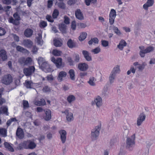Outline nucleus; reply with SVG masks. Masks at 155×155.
Wrapping results in <instances>:
<instances>
[{"mask_svg": "<svg viewBox=\"0 0 155 155\" xmlns=\"http://www.w3.org/2000/svg\"><path fill=\"white\" fill-rule=\"evenodd\" d=\"M16 49L18 51H20L23 53L28 54L29 53V51L28 50L24 48L23 47L20 46H17L16 47Z\"/></svg>", "mask_w": 155, "mask_h": 155, "instance_id": "30", "label": "nucleus"}, {"mask_svg": "<svg viewBox=\"0 0 155 155\" xmlns=\"http://www.w3.org/2000/svg\"><path fill=\"white\" fill-rule=\"evenodd\" d=\"M64 23L66 24H69L70 23V22L69 19V18L68 17L65 16L64 17Z\"/></svg>", "mask_w": 155, "mask_h": 155, "instance_id": "61", "label": "nucleus"}, {"mask_svg": "<svg viewBox=\"0 0 155 155\" xmlns=\"http://www.w3.org/2000/svg\"><path fill=\"white\" fill-rule=\"evenodd\" d=\"M147 65V64L145 62H143L141 64H139L137 68L140 71H142L145 68V66Z\"/></svg>", "mask_w": 155, "mask_h": 155, "instance_id": "44", "label": "nucleus"}, {"mask_svg": "<svg viewBox=\"0 0 155 155\" xmlns=\"http://www.w3.org/2000/svg\"><path fill=\"white\" fill-rule=\"evenodd\" d=\"M46 78L47 79V80L49 81H52L54 79V78L53 76L51 74L47 76L46 77Z\"/></svg>", "mask_w": 155, "mask_h": 155, "instance_id": "60", "label": "nucleus"}, {"mask_svg": "<svg viewBox=\"0 0 155 155\" xmlns=\"http://www.w3.org/2000/svg\"><path fill=\"white\" fill-rule=\"evenodd\" d=\"M51 61L55 64L58 68H61L64 67V64L62 63V59L61 58H59L56 59L53 57L51 58Z\"/></svg>", "mask_w": 155, "mask_h": 155, "instance_id": "8", "label": "nucleus"}, {"mask_svg": "<svg viewBox=\"0 0 155 155\" xmlns=\"http://www.w3.org/2000/svg\"><path fill=\"white\" fill-rule=\"evenodd\" d=\"M108 42L105 40L101 41V44L104 47H106L108 46Z\"/></svg>", "mask_w": 155, "mask_h": 155, "instance_id": "56", "label": "nucleus"}, {"mask_svg": "<svg viewBox=\"0 0 155 155\" xmlns=\"http://www.w3.org/2000/svg\"><path fill=\"white\" fill-rule=\"evenodd\" d=\"M98 40L97 38H91V39L88 41V44L89 45H91L92 44L93 42H94L95 44H98Z\"/></svg>", "mask_w": 155, "mask_h": 155, "instance_id": "42", "label": "nucleus"}, {"mask_svg": "<svg viewBox=\"0 0 155 155\" xmlns=\"http://www.w3.org/2000/svg\"><path fill=\"white\" fill-rule=\"evenodd\" d=\"M16 135L20 139H23L24 137L23 131L20 128H18L16 131Z\"/></svg>", "mask_w": 155, "mask_h": 155, "instance_id": "19", "label": "nucleus"}, {"mask_svg": "<svg viewBox=\"0 0 155 155\" xmlns=\"http://www.w3.org/2000/svg\"><path fill=\"white\" fill-rule=\"evenodd\" d=\"M32 59L30 57H28L26 58H25V65L31 64L32 62Z\"/></svg>", "mask_w": 155, "mask_h": 155, "instance_id": "46", "label": "nucleus"}, {"mask_svg": "<svg viewBox=\"0 0 155 155\" xmlns=\"http://www.w3.org/2000/svg\"><path fill=\"white\" fill-rule=\"evenodd\" d=\"M78 68L81 71L85 72L88 69L89 65L85 63H80L78 65Z\"/></svg>", "mask_w": 155, "mask_h": 155, "instance_id": "11", "label": "nucleus"}, {"mask_svg": "<svg viewBox=\"0 0 155 155\" xmlns=\"http://www.w3.org/2000/svg\"><path fill=\"white\" fill-rule=\"evenodd\" d=\"M62 113H64L66 115V118L67 121L70 122L74 120L73 114L70 112L68 110H66L64 112H62Z\"/></svg>", "mask_w": 155, "mask_h": 155, "instance_id": "12", "label": "nucleus"}, {"mask_svg": "<svg viewBox=\"0 0 155 155\" xmlns=\"http://www.w3.org/2000/svg\"><path fill=\"white\" fill-rule=\"evenodd\" d=\"M0 135L4 137L7 136V130L5 129H0Z\"/></svg>", "mask_w": 155, "mask_h": 155, "instance_id": "36", "label": "nucleus"}, {"mask_svg": "<svg viewBox=\"0 0 155 155\" xmlns=\"http://www.w3.org/2000/svg\"><path fill=\"white\" fill-rule=\"evenodd\" d=\"M25 58L24 57H21L18 59V62L21 65H25Z\"/></svg>", "mask_w": 155, "mask_h": 155, "instance_id": "49", "label": "nucleus"}, {"mask_svg": "<svg viewBox=\"0 0 155 155\" xmlns=\"http://www.w3.org/2000/svg\"><path fill=\"white\" fill-rule=\"evenodd\" d=\"M146 118V115L143 113H141L137 118V124L139 126L141 125L143 122L144 121Z\"/></svg>", "mask_w": 155, "mask_h": 155, "instance_id": "14", "label": "nucleus"}, {"mask_svg": "<svg viewBox=\"0 0 155 155\" xmlns=\"http://www.w3.org/2000/svg\"><path fill=\"white\" fill-rule=\"evenodd\" d=\"M60 135V139L62 143H64L67 140V132L64 130H61L58 131Z\"/></svg>", "mask_w": 155, "mask_h": 155, "instance_id": "10", "label": "nucleus"}, {"mask_svg": "<svg viewBox=\"0 0 155 155\" xmlns=\"http://www.w3.org/2000/svg\"><path fill=\"white\" fill-rule=\"evenodd\" d=\"M101 128V125L100 124L96 126L92 130L91 136L92 139L95 140L98 136Z\"/></svg>", "mask_w": 155, "mask_h": 155, "instance_id": "6", "label": "nucleus"}, {"mask_svg": "<svg viewBox=\"0 0 155 155\" xmlns=\"http://www.w3.org/2000/svg\"><path fill=\"white\" fill-rule=\"evenodd\" d=\"M102 98L99 96H97L95 97L94 101L92 103L93 105H95L97 108H100L102 105Z\"/></svg>", "mask_w": 155, "mask_h": 155, "instance_id": "9", "label": "nucleus"}, {"mask_svg": "<svg viewBox=\"0 0 155 155\" xmlns=\"http://www.w3.org/2000/svg\"><path fill=\"white\" fill-rule=\"evenodd\" d=\"M67 60L70 66H73L74 65V61L72 60L71 58L70 57H68Z\"/></svg>", "mask_w": 155, "mask_h": 155, "instance_id": "54", "label": "nucleus"}, {"mask_svg": "<svg viewBox=\"0 0 155 155\" xmlns=\"http://www.w3.org/2000/svg\"><path fill=\"white\" fill-rule=\"evenodd\" d=\"M130 128L129 125H128L126 126H124L123 127V133L125 136L127 135L129 133V130Z\"/></svg>", "mask_w": 155, "mask_h": 155, "instance_id": "34", "label": "nucleus"}, {"mask_svg": "<svg viewBox=\"0 0 155 155\" xmlns=\"http://www.w3.org/2000/svg\"><path fill=\"white\" fill-rule=\"evenodd\" d=\"M154 3L153 0H147V3L143 5V8L146 10L148 9V7L151 6Z\"/></svg>", "mask_w": 155, "mask_h": 155, "instance_id": "21", "label": "nucleus"}, {"mask_svg": "<svg viewBox=\"0 0 155 155\" xmlns=\"http://www.w3.org/2000/svg\"><path fill=\"white\" fill-rule=\"evenodd\" d=\"M75 15L76 18L79 20H83L84 17L83 14L80 9H77L75 12Z\"/></svg>", "mask_w": 155, "mask_h": 155, "instance_id": "20", "label": "nucleus"}, {"mask_svg": "<svg viewBox=\"0 0 155 155\" xmlns=\"http://www.w3.org/2000/svg\"><path fill=\"white\" fill-rule=\"evenodd\" d=\"M22 44L25 47L30 48L32 45L33 42L30 40L26 39L23 41Z\"/></svg>", "mask_w": 155, "mask_h": 155, "instance_id": "16", "label": "nucleus"}, {"mask_svg": "<svg viewBox=\"0 0 155 155\" xmlns=\"http://www.w3.org/2000/svg\"><path fill=\"white\" fill-rule=\"evenodd\" d=\"M53 41L54 45L56 47H61L63 44L61 40L55 39Z\"/></svg>", "mask_w": 155, "mask_h": 155, "instance_id": "28", "label": "nucleus"}, {"mask_svg": "<svg viewBox=\"0 0 155 155\" xmlns=\"http://www.w3.org/2000/svg\"><path fill=\"white\" fill-rule=\"evenodd\" d=\"M1 111L3 112V113L7 115H8V107L7 106H3L1 108Z\"/></svg>", "mask_w": 155, "mask_h": 155, "instance_id": "45", "label": "nucleus"}, {"mask_svg": "<svg viewBox=\"0 0 155 155\" xmlns=\"http://www.w3.org/2000/svg\"><path fill=\"white\" fill-rule=\"evenodd\" d=\"M46 103L43 99H41L40 101H38L34 102V104L38 106H42L45 105Z\"/></svg>", "mask_w": 155, "mask_h": 155, "instance_id": "25", "label": "nucleus"}, {"mask_svg": "<svg viewBox=\"0 0 155 155\" xmlns=\"http://www.w3.org/2000/svg\"><path fill=\"white\" fill-rule=\"evenodd\" d=\"M96 0H85L86 4L87 6L90 5V2L94 3L96 2Z\"/></svg>", "mask_w": 155, "mask_h": 155, "instance_id": "55", "label": "nucleus"}, {"mask_svg": "<svg viewBox=\"0 0 155 155\" xmlns=\"http://www.w3.org/2000/svg\"><path fill=\"white\" fill-rule=\"evenodd\" d=\"M112 27L113 28V29L114 32L117 35L119 36H120L121 35V32L117 27H115L114 26H112Z\"/></svg>", "mask_w": 155, "mask_h": 155, "instance_id": "40", "label": "nucleus"}, {"mask_svg": "<svg viewBox=\"0 0 155 155\" xmlns=\"http://www.w3.org/2000/svg\"><path fill=\"white\" fill-rule=\"evenodd\" d=\"M46 18L49 22H52L54 21V20L52 19L50 15H47L46 16Z\"/></svg>", "mask_w": 155, "mask_h": 155, "instance_id": "63", "label": "nucleus"}, {"mask_svg": "<svg viewBox=\"0 0 155 155\" xmlns=\"http://www.w3.org/2000/svg\"><path fill=\"white\" fill-rule=\"evenodd\" d=\"M140 49V55L142 58L145 56V54L153 52L154 50V48L152 46H149L146 48L143 46H140L139 47Z\"/></svg>", "mask_w": 155, "mask_h": 155, "instance_id": "3", "label": "nucleus"}, {"mask_svg": "<svg viewBox=\"0 0 155 155\" xmlns=\"http://www.w3.org/2000/svg\"><path fill=\"white\" fill-rule=\"evenodd\" d=\"M36 38L38 44L41 45L43 44V41L42 39V35L41 33H38V34Z\"/></svg>", "mask_w": 155, "mask_h": 155, "instance_id": "27", "label": "nucleus"}, {"mask_svg": "<svg viewBox=\"0 0 155 155\" xmlns=\"http://www.w3.org/2000/svg\"><path fill=\"white\" fill-rule=\"evenodd\" d=\"M45 116L44 117V119L46 121H49L51 118V111L49 109L44 110Z\"/></svg>", "mask_w": 155, "mask_h": 155, "instance_id": "17", "label": "nucleus"}, {"mask_svg": "<svg viewBox=\"0 0 155 155\" xmlns=\"http://www.w3.org/2000/svg\"><path fill=\"white\" fill-rule=\"evenodd\" d=\"M59 15V12L58 10L55 9L54 11L52 17L53 18H56Z\"/></svg>", "mask_w": 155, "mask_h": 155, "instance_id": "51", "label": "nucleus"}, {"mask_svg": "<svg viewBox=\"0 0 155 155\" xmlns=\"http://www.w3.org/2000/svg\"><path fill=\"white\" fill-rule=\"evenodd\" d=\"M22 146L25 149H33L36 147V143L30 140L24 141L22 143Z\"/></svg>", "mask_w": 155, "mask_h": 155, "instance_id": "4", "label": "nucleus"}, {"mask_svg": "<svg viewBox=\"0 0 155 155\" xmlns=\"http://www.w3.org/2000/svg\"><path fill=\"white\" fill-rule=\"evenodd\" d=\"M47 25L46 22L45 21H41L40 23V26L41 27L45 28Z\"/></svg>", "mask_w": 155, "mask_h": 155, "instance_id": "59", "label": "nucleus"}, {"mask_svg": "<svg viewBox=\"0 0 155 155\" xmlns=\"http://www.w3.org/2000/svg\"><path fill=\"white\" fill-rule=\"evenodd\" d=\"M0 57L3 61L7 59V57L6 51L4 50H1L0 51Z\"/></svg>", "mask_w": 155, "mask_h": 155, "instance_id": "24", "label": "nucleus"}, {"mask_svg": "<svg viewBox=\"0 0 155 155\" xmlns=\"http://www.w3.org/2000/svg\"><path fill=\"white\" fill-rule=\"evenodd\" d=\"M58 5L59 8L61 9H64L65 8L66 6L65 4L62 1L58 2Z\"/></svg>", "mask_w": 155, "mask_h": 155, "instance_id": "50", "label": "nucleus"}, {"mask_svg": "<svg viewBox=\"0 0 155 155\" xmlns=\"http://www.w3.org/2000/svg\"><path fill=\"white\" fill-rule=\"evenodd\" d=\"M38 61L41 69L45 72H50L53 71L52 69L50 68L47 62H43V58H42L39 57L38 59Z\"/></svg>", "mask_w": 155, "mask_h": 155, "instance_id": "2", "label": "nucleus"}, {"mask_svg": "<svg viewBox=\"0 0 155 155\" xmlns=\"http://www.w3.org/2000/svg\"><path fill=\"white\" fill-rule=\"evenodd\" d=\"M33 31L30 28H27L25 31L24 35L27 38L30 37L32 35Z\"/></svg>", "mask_w": 155, "mask_h": 155, "instance_id": "22", "label": "nucleus"}, {"mask_svg": "<svg viewBox=\"0 0 155 155\" xmlns=\"http://www.w3.org/2000/svg\"><path fill=\"white\" fill-rule=\"evenodd\" d=\"M71 28L73 30H75L76 28V24L75 21H73L72 22Z\"/></svg>", "mask_w": 155, "mask_h": 155, "instance_id": "62", "label": "nucleus"}, {"mask_svg": "<svg viewBox=\"0 0 155 155\" xmlns=\"http://www.w3.org/2000/svg\"><path fill=\"white\" fill-rule=\"evenodd\" d=\"M68 47L70 48H72L75 47V44L71 39H69L67 43Z\"/></svg>", "mask_w": 155, "mask_h": 155, "instance_id": "37", "label": "nucleus"}, {"mask_svg": "<svg viewBox=\"0 0 155 155\" xmlns=\"http://www.w3.org/2000/svg\"><path fill=\"white\" fill-rule=\"evenodd\" d=\"M116 16V12L115 11L112 9L111 10L109 15V23L110 25H113L114 21V19Z\"/></svg>", "mask_w": 155, "mask_h": 155, "instance_id": "13", "label": "nucleus"}, {"mask_svg": "<svg viewBox=\"0 0 155 155\" xmlns=\"http://www.w3.org/2000/svg\"><path fill=\"white\" fill-rule=\"evenodd\" d=\"M35 70L34 66H31L24 68L23 69V72L25 76L29 77L35 72Z\"/></svg>", "mask_w": 155, "mask_h": 155, "instance_id": "7", "label": "nucleus"}, {"mask_svg": "<svg viewBox=\"0 0 155 155\" xmlns=\"http://www.w3.org/2000/svg\"><path fill=\"white\" fill-rule=\"evenodd\" d=\"M126 153V151L124 150L120 149L118 155H125Z\"/></svg>", "mask_w": 155, "mask_h": 155, "instance_id": "64", "label": "nucleus"}, {"mask_svg": "<svg viewBox=\"0 0 155 155\" xmlns=\"http://www.w3.org/2000/svg\"><path fill=\"white\" fill-rule=\"evenodd\" d=\"M13 17L15 19L18 21L20 20V17L17 13H15L13 15Z\"/></svg>", "mask_w": 155, "mask_h": 155, "instance_id": "58", "label": "nucleus"}, {"mask_svg": "<svg viewBox=\"0 0 155 155\" xmlns=\"http://www.w3.org/2000/svg\"><path fill=\"white\" fill-rule=\"evenodd\" d=\"M101 51V49L99 47H97L91 50V52L94 54H97Z\"/></svg>", "mask_w": 155, "mask_h": 155, "instance_id": "47", "label": "nucleus"}, {"mask_svg": "<svg viewBox=\"0 0 155 155\" xmlns=\"http://www.w3.org/2000/svg\"><path fill=\"white\" fill-rule=\"evenodd\" d=\"M70 78L72 81H74L75 80V72L74 70L73 69L69 70L68 72Z\"/></svg>", "mask_w": 155, "mask_h": 155, "instance_id": "29", "label": "nucleus"}, {"mask_svg": "<svg viewBox=\"0 0 155 155\" xmlns=\"http://www.w3.org/2000/svg\"><path fill=\"white\" fill-rule=\"evenodd\" d=\"M66 25L64 23L61 24L59 25V28L60 31L63 33H66Z\"/></svg>", "mask_w": 155, "mask_h": 155, "instance_id": "26", "label": "nucleus"}, {"mask_svg": "<svg viewBox=\"0 0 155 155\" xmlns=\"http://www.w3.org/2000/svg\"><path fill=\"white\" fill-rule=\"evenodd\" d=\"M84 58L88 61H91L92 60V58L90 54L87 51L83 50L82 52Z\"/></svg>", "mask_w": 155, "mask_h": 155, "instance_id": "18", "label": "nucleus"}, {"mask_svg": "<svg viewBox=\"0 0 155 155\" xmlns=\"http://www.w3.org/2000/svg\"><path fill=\"white\" fill-rule=\"evenodd\" d=\"M127 45V43L126 41L124 40H121L117 46V47L120 50H123L124 48Z\"/></svg>", "mask_w": 155, "mask_h": 155, "instance_id": "23", "label": "nucleus"}, {"mask_svg": "<svg viewBox=\"0 0 155 155\" xmlns=\"http://www.w3.org/2000/svg\"><path fill=\"white\" fill-rule=\"evenodd\" d=\"M75 97L72 95L68 96L67 99V100L69 104L71 103L75 100Z\"/></svg>", "mask_w": 155, "mask_h": 155, "instance_id": "35", "label": "nucleus"}, {"mask_svg": "<svg viewBox=\"0 0 155 155\" xmlns=\"http://www.w3.org/2000/svg\"><path fill=\"white\" fill-rule=\"evenodd\" d=\"M116 74L112 73V72H111L110 73L109 79L110 82V84H112L114 82V80L115 78L116 77Z\"/></svg>", "mask_w": 155, "mask_h": 155, "instance_id": "32", "label": "nucleus"}, {"mask_svg": "<svg viewBox=\"0 0 155 155\" xmlns=\"http://www.w3.org/2000/svg\"><path fill=\"white\" fill-rule=\"evenodd\" d=\"M23 104L24 109L27 108L29 107L28 103L27 101L23 100Z\"/></svg>", "mask_w": 155, "mask_h": 155, "instance_id": "52", "label": "nucleus"}, {"mask_svg": "<svg viewBox=\"0 0 155 155\" xmlns=\"http://www.w3.org/2000/svg\"><path fill=\"white\" fill-rule=\"evenodd\" d=\"M42 91L44 92H50L51 89L48 86H45L42 89Z\"/></svg>", "mask_w": 155, "mask_h": 155, "instance_id": "53", "label": "nucleus"}, {"mask_svg": "<svg viewBox=\"0 0 155 155\" xmlns=\"http://www.w3.org/2000/svg\"><path fill=\"white\" fill-rule=\"evenodd\" d=\"M13 81V78L12 76L9 74H8L3 76L1 82L8 85L11 83Z\"/></svg>", "mask_w": 155, "mask_h": 155, "instance_id": "5", "label": "nucleus"}, {"mask_svg": "<svg viewBox=\"0 0 155 155\" xmlns=\"http://www.w3.org/2000/svg\"><path fill=\"white\" fill-rule=\"evenodd\" d=\"M87 34L85 32H82L80 35L79 37V39L81 41H82L84 40L86 37Z\"/></svg>", "mask_w": 155, "mask_h": 155, "instance_id": "38", "label": "nucleus"}, {"mask_svg": "<svg viewBox=\"0 0 155 155\" xmlns=\"http://www.w3.org/2000/svg\"><path fill=\"white\" fill-rule=\"evenodd\" d=\"M94 78L92 77L90 78L89 81H88V83L92 86H94L95 85V82L94 81Z\"/></svg>", "mask_w": 155, "mask_h": 155, "instance_id": "48", "label": "nucleus"}, {"mask_svg": "<svg viewBox=\"0 0 155 155\" xmlns=\"http://www.w3.org/2000/svg\"><path fill=\"white\" fill-rule=\"evenodd\" d=\"M9 21L10 23H12L15 25H18L19 24V22L16 20L15 19H14L12 17L9 18Z\"/></svg>", "mask_w": 155, "mask_h": 155, "instance_id": "43", "label": "nucleus"}, {"mask_svg": "<svg viewBox=\"0 0 155 155\" xmlns=\"http://www.w3.org/2000/svg\"><path fill=\"white\" fill-rule=\"evenodd\" d=\"M62 52L60 51L57 49H54L53 50L52 53V54L55 56H60L62 54Z\"/></svg>", "mask_w": 155, "mask_h": 155, "instance_id": "41", "label": "nucleus"}, {"mask_svg": "<svg viewBox=\"0 0 155 155\" xmlns=\"http://www.w3.org/2000/svg\"><path fill=\"white\" fill-rule=\"evenodd\" d=\"M33 84V83L31 81H26L25 83V85L27 88H31Z\"/></svg>", "mask_w": 155, "mask_h": 155, "instance_id": "39", "label": "nucleus"}, {"mask_svg": "<svg viewBox=\"0 0 155 155\" xmlns=\"http://www.w3.org/2000/svg\"><path fill=\"white\" fill-rule=\"evenodd\" d=\"M67 73L64 71H61L59 72L57 79L59 82H61L63 81V78L66 77Z\"/></svg>", "mask_w": 155, "mask_h": 155, "instance_id": "15", "label": "nucleus"}, {"mask_svg": "<svg viewBox=\"0 0 155 155\" xmlns=\"http://www.w3.org/2000/svg\"><path fill=\"white\" fill-rule=\"evenodd\" d=\"M19 13L20 15L26 16L28 14V12L27 11H24L21 10L19 11Z\"/></svg>", "mask_w": 155, "mask_h": 155, "instance_id": "57", "label": "nucleus"}, {"mask_svg": "<svg viewBox=\"0 0 155 155\" xmlns=\"http://www.w3.org/2000/svg\"><path fill=\"white\" fill-rule=\"evenodd\" d=\"M4 145L5 147L7 148L9 151L12 152L14 151V150L12 147L8 143L5 142L4 143Z\"/></svg>", "mask_w": 155, "mask_h": 155, "instance_id": "33", "label": "nucleus"}, {"mask_svg": "<svg viewBox=\"0 0 155 155\" xmlns=\"http://www.w3.org/2000/svg\"><path fill=\"white\" fill-rule=\"evenodd\" d=\"M120 71V66L117 65L113 68L111 72L116 75L117 74L119 73Z\"/></svg>", "mask_w": 155, "mask_h": 155, "instance_id": "31", "label": "nucleus"}, {"mask_svg": "<svg viewBox=\"0 0 155 155\" xmlns=\"http://www.w3.org/2000/svg\"><path fill=\"white\" fill-rule=\"evenodd\" d=\"M135 134H134L130 137H127L126 140V148L130 151L133 150L135 144Z\"/></svg>", "mask_w": 155, "mask_h": 155, "instance_id": "1", "label": "nucleus"}]
</instances>
